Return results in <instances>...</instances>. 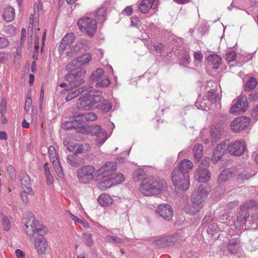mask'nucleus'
<instances>
[{"label":"nucleus","instance_id":"a211bd4d","mask_svg":"<svg viewBox=\"0 0 258 258\" xmlns=\"http://www.w3.org/2000/svg\"><path fill=\"white\" fill-rule=\"evenodd\" d=\"M195 177L198 182L205 183L209 180L210 173L207 168L199 167L195 174Z\"/></svg>","mask_w":258,"mask_h":258},{"label":"nucleus","instance_id":"c03bdc74","mask_svg":"<svg viewBox=\"0 0 258 258\" xmlns=\"http://www.w3.org/2000/svg\"><path fill=\"white\" fill-rule=\"evenodd\" d=\"M110 84V81L108 78L105 79L101 78L100 80L98 81L95 85L97 88H104L108 87Z\"/></svg>","mask_w":258,"mask_h":258},{"label":"nucleus","instance_id":"20e7f679","mask_svg":"<svg viewBox=\"0 0 258 258\" xmlns=\"http://www.w3.org/2000/svg\"><path fill=\"white\" fill-rule=\"evenodd\" d=\"M77 25L82 32L90 37H93L97 30L96 20L89 17H84L79 19Z\"/></svg>","mask_w":258,"mask_h":258},{"label":"nucleus","instance_id":"338daca9","mask_svg":"<svg viewBox=\"0 0 258 258\" xmlns=\"http://www.w3.org/2000/svg\"><path fill=\"white\" fill-rule=\"evenodd\" d=\"M32 103V99L30 96L27 95L25 104V110L29 111L31 104Z\"/></svg>","mask_w":258,"mask_h":258},{"label":"nucleus","instance_id":"49530a36","mask_svg":"<svg viewBox=\"0 0 258 258\" xmlns=\"http://www.w3.org/2000/svg\"><path fill=\"white\" fill-rule=\"evenodd\" d=\"M83 240L87 246L91 247L93 245V241L92 238V235L90 233H83Z\"/></svg>","mask_w":258,"mask_h":258},{"label":"nucleus","instance_id":"a878e982","mask_svg":"<svg viewBox=\"0 0 258 258\" xmlns=\"http://www.w3.org/2000/svg\"><path fill=\"white\" fill-rule=\"evenodd\" d=\"M67 159L68 163L73 167H79L82 164V158L78 157L76 154L69 155Z\"/></svg>","mask_w":258,"mask_h":258},{"label":"nucleus","instance_id":"ea45409f","mask_svg":"<svg viewBox=\"0 0 258 258\" xmlns=\"http://www.w3.org/2000/svg\"><path fill=\"white\" fill-rule=\"evenodd\" d=\"M207 231L209 234H211L213 236H215L217 234L219 235L218 233L219 229L216 224L213 223L208 226Z\"/></svg>","mask_w":258,"mask_h":258},{"label":"nucleus","instance_id":"aec40b11","mask_svg":"<svg viewBox=\"0 0 258 258\" xmlns=\"http://www.w3.org/2000/svg\"><path fill=\"white\" fill-rule=\"evenodd\" d=\"M77 116V120L79 121L80 125L82 128L85 125V121H94L97 119V115L95 113L89 112L79 114Z\"/></svg>","mask_w":258,"mask_h":258},{"label":"nucleus","instance_id":"0eeeda50","mask_svg":"<svg viewBox=\"0 0 258 258\" xmlns=\"http://www.w3.org/2000/svg\"><path fill=\"white\" fill-rule=\"evenodd\" d=\"M85 69H80L76 72L69 73L65 76V79L70 83L71 88H76L85 83Z\"/></svg>","mask_w":258,"mask_h":258},{"label":"nucleus","instance_id":"79ce46f5","mask_svg":"<svg viewBox=\"0 0 258 258\" xmlns=\"http://www.w3.org/2000/svg\"><path fill=\"white\" fill-rule=\"evenodd\" d=\"M251 177H252V175L245 171H243L238 174L236 177V180L238 182H242L248 180Z\"/></svg>","mask_w":258,"mask_h":258},{"label":"nucleus","instance_id":"58836bf2","mask_svg":"<svg viewBox=\"0 0 258 258\" xmlns=\"http://www.w3.org/2000/svg\"><path fill=\"white\" fill-rule=\"evenodd\" d=\"M167 246H170L175 244L178 240V235L177 234H174L165 236Z\"/></svg>","mask_w":258,"mask_h":258},{"label":"nucleus","instance_id":"b1692460","mask_svg":"<svg viewBox=\"0 0 258 258\" xmlns=\"http://www.w3.org/2000/svg\"><path fill=\"white\" fill-rule=\"evenodd\" d=\"M104 73V71L102 69L98 68L91 74L88 81L89 85H88L90 86V88L92 87L91 85L95 82H97L101 80Z\"/></svg>","mask_w":258,"mask_h":258},{"label":"nucleus","instance_id":"f3484780","mask_svg":"<svg viewBox=\"0 0 258 258\" xmlns=\"http://www.w3.org/2000/svg\"><path fill=\"white\" fill-rule=\"evenodd\" d=\"M34 246L39 254H42L45 252L47 247V243L43 235L38 236L35 238Z\"/></svg>","mask_w":258,"mask_h":258},{"label":"nucleus","instance_id":"bb28decb","mask_svg":"<svg viewBox=\"0 0 258 258\" xmlns=\"http://www.w3.org/2000/svg\"><path fill=\"white\" fill-rule=\"evenodd\" d=\"M15 10L11 6L7 7L4 12L3 18L7 22H12L15 18Z\"/></svg>","mask_w":258,"mask_h":258},{"label":"nucleus","instance_id":"cd10ccee","mask_svg":"<svg viewBox=\"0 0 258 258\" xmlns=\"http://www.w3.org/2000/svg\"><path fill=\"white\" fill-rule=\"evenodd\" d=\"M209 63L213 64V69H217L221 63V58L220 56L216 54H212L208 56L207 58Z\"/></svg>","mask_w":258,"mask_h":258},{"label":"nucleus","instance_id":"412c9836","mask_svg":"<svg viewBox=\"0 0 258 258\" xmlns=\"http://www.w3.org/2000/svg\"><path fill=\"white\" fill-rule=\"evenodd\" d=\"M74 120L72 121H65L62 124V127L64 130H71L74 128L78 132H82L83 130L80 125L79 121L77 120V116H74Z\"/></svg>","mask_w":258,"mask_h":258},{"label":"nucleus","instance_id":"f704fd0d","mask_svg":"<svg viewBox=\"0 0 258 258\" xmlns=\"http://www.w3.org/2000/svg\"><path fill=\"white\" fill-rule=\"evenodd\" d=\"M83 44L81 43H77L70 50V51H68L66 54L67 55L70 57H74L76 56L79 51L82 49Z\"/></svg>","mask_w":258,"mask_h":258},{"label":"nucleus","instance_id":"de8ad7c7","mask_svg":"<svg viewBox=\"0 0 258 258\" xmlns=\"http://www.w3.org/2000/svg\"><path fill=\"white\" fill-rule=\"evenodd\" d=\"M106 240L110 243H122L124 242V240L122 238H119L117 236H114L111 235L106 236Z\"/></svg>","mask_w":258,"mask_h":258},{"label":"nucleus","instance_id":"0e129e2a","mask_svg":"<svg viewBox=\"0 0 258 258\" xmlns=\"http://www.w3.org/2000/svg\"><path fill=\"white\" fill-rule=\"evenodd\" d=\"M92 132L96 136H98L99 134H101L103 132H106L100 125H96L94 126L92 129Z\"/></svg>","mask_w":258,"mask_h":258},{"label":"nucleus","instance_id":"4be33fe9","mask_svg":"<svg viewBox=\"0 0 258 258\" xmlns=\"http://www.w3.org/2000/svg\"><path fill=\"white\" fill-rule=\"evenodd\" d=\"M155 0H142L138 6V10L142 13L145 14L151 9L155 8L156 5H154Z\"/></svg>","mask_w":258,"mask_h":258},{"label":"nucleus","instance_id":"37998d69","mask_svg":"<svg viewBox=\"0 0 258 258\" xmlns=\"http://www.w3.org/2000/svg\"><path fill=\"white\" fill-rule=\"evenodd\" d=\"M48 153L50 159L52 161V163L57 160V154L55 148L53 146H50L48 148Z\"/></svg>","mask_w":258,"mask_h":258},{"label":"nucleus","instance_id":"2f4dec72","mask_svg":"<svg viewBox=\"0 0 258 258\" xmlns=\"http://www.w3.org/2000/svg\"><path fill=\"white\" fill-rule=\"evenodd\" d=\"M83 69L79 64L77 58L73 60L71 62L68 63L66 67L67 71L69 72V73H73L76 72L79 69Z\"/></svg>","mask_w":258,"mask_h":258},{"label":"nucleus","instance_id":"c9c22d12","mask_svg":"<svg viewBox=\"0 0 258 258\" xmlns=\"http://www.w3.org/2000/svg\"><path fill=\"white\" fill-rule=\"evenodd\" d=\"M203 146L200 144H197L194 147L193 152L194 157L198 161L200 160L203 156Z\"/></svg>","mask_w":258,"mask_h":258},{"label":"nucleus","instance_id":"bf43d9fd","mask_svg":"<svg viewBox=\"0 0 258 258\" xmlns=\"http://www.w3.org/2000/svg\"><path fill=\"white\" fill-rule=\"evenodd\" d=\"M236 56V53L234 51L228 52L226 54V60L228 62H230L235 60Z\"/></svg>","mask_w":258,"mask_h":258},{"label":"nucleus","instance_id":"864d4df0","mask_svg":"<svg viewBox=\"0 0 258 258\" xmlns=\"http://www.w3.org/2000/svg\"><path fill=\"white\" fill-rule=\"evenodd\" d=\"M54 166V168L56 173L57 174L58 176L62 178L64 177V174L62 171V169L58 160L54 162V164H53Z\"/></svg>","mask_w":258,"mask_h":258},{"label":"nucleus","instance_id":"2eb2a0df","mask_svg":"<svg viewBox=\"0 0 258 258\" xmlns=\"http://www.w3.org/2000/svg\"><path fill=\"white\" fill-rule=\"evenodd\" d=\"M227 141L226 140L224 141L219 144L216 148L214 149L213 152V157L212 160L213 163H216L219 161L223 154L226 149Z\"/></svg>","mask_w":258,"mask_h":258},{"label":"nucleus","instance_id":"39448f33","mask_svg":"<svg viewBox=\"0 0 258 258\" xmlns=\"http://www.w3.org/2000/svg\"><path fill=\"white\" fill-rule=\"evenodd\" d=\"M25 230L27 235L31 237L37 234L38 236L44 235L46 231L44 228L40 224L38 221L35 220L33 216L27 220L25 225Z\"/></svg>","mask_w":258,"mask_h":258},{"label":"nucleus","instance_id":"8fccbe9b","mask_svg":"<svg viewBox=\"0 0 258 258\" xmlns=\"http://www.w3.org/2000/svg\"><path fill=\"white\" fill-rule=\"evenodd\" d=\"M201 208V205L198 203H195V202H192L191 205L189 207L190 214H195L198 213Z\"/></svg>","mask_w":258,"mask_h":258},{"label":"nucleus","instance_id":"ddd939ff","mask_svg":"<svg viewBox=\"0 0 258 258\" xmlns=\"http://www.w3.org/2000/svg\"><path fill=\"white\" fill-rule=\"evenodd\" d=\"M247 99L245 96H241L238 98L236 102L233 103L230 109L231 113H242L246 111L247 108Z\"/></svg>","mask_w":258,"mask_h":258},{"label":"nucleus","instance_id":"393cba45","mask_svg":"<svg viewBox=\"0 0 258 258\" xmlns=\"http://www.w3.org/2000/svg\"><path fill=\"white\" fill-rule=\"evenodd\" d=\"M90 86H84L69 94L66 97V100L69 101L72 99L77 97L79 95L88 91L90 89Z\"/></svg>","mask_w":258,"mask_h":258},{"label":"nucleus","instance_id":"9d476101","mask_svg":"<svg viewBox=\"0 0 258 258\" xmlns=\"http://www.w3.org/2000/svg\"><path fill=\"white\" fill-rule=\"evenodd\" d=\"M249 119L244 116H238L231 122L230 128L234 133L245 130L249 124Z\"/></svg>","mask_w":258,"mask_h":258},{"label":"nucleus","instance_id":"423d86ee","mask_svg":"<svg viewBox=\"0 0 258 258\" xmlns=\"http://www.w3.org/2000/svg\"><path fill=\"white\" fill-rule=\"evenodd\" d=\"M95 168L91 165L84 166L79 168L76 175L78 181L83 184H87L92 182L95 177Z\"/></svg>","mask_w":258,"mask_h":258},{"label":"nucleus","instance_id":"3c124183","mask_svg":"<svg viewBox=\"0 0 258 258\" xmlns=\"http://www.w3.org/2000/svg\"><path fill=\"white\" fill-rule=\"evenodd\" d=\"M34 14H31L30 17L29 22L34 23V19H36L38 16V5L37 4L34 5Z\"/></svg>","mask_w":258,"mask_h":258},{"label":"nucleus","instance_id":"6ab92c4d","mask_svg":"<svg viewBox=\"0 0 258 258\" xmlns=\"http://www.w3.org/2000/svg\"><path fill=\"white\" fill-rule=\"evenodd\" d=\"M19 178L22 188L26 189L27 191L32 192L31 181L28 174L24 171L21 172L19 174Z\"/></svg>","mask_w":258,"mask_h":258},{"label":"nucleus","instance_id":"5701e85b","mask_svg":"<svg viewBox=\"0 0 258 258\" xmlns=\"http://www.w3.org/2000/svg\"><path fill=\"white\" fill-rule=\"evenodd\" d=\"M223 128L220 126H213L210 129L211 142L216 143L217 142L223 133Z\"/></svg>","mask_w":258,"mask_h":258},{"label":"nucleus","instance_id":"052dcab7","mask_svg":"<svg viewBox=\"0 0 258 258\" xmlns=\"http://www.w3.org/2000/svg\"><path fill=\"white\" fill-rule=\"evenodd\" d=\"M34 23H32L29 22V27L28 29V41H30V43L32 42V38L33 34V27H34Z\"/></svg>","mask_w":258,"mask_h":258},{"label":"nucleus","instance_id":"f03ea898","mask_svg":"<svg viewBox=\"0 0 258 258\" xmlns=\"http://www.w3.org/2000/svg\"><path fill=\"white\" fill-rule=\"evenodd\" d=\"M101 92L98 90H91L80 97L76 104L77 108L80 110H90L95 107V105L101 101Z\"/></svg>","mask_w":258,"mask_h":258},{"label":"nucleus","instance_id":"6e6552de","mask_svg":"<svg viewBox=\"0 0 258 258\" xmlns=\"http://www.w3.org/2000/svg\"><path fill=\"white\" fill-rule=\"evenodd\" d=\"M227 141L226 149L231 155L235 156H240L244 154L246 150V146L243 141H236L234 142L229 143Z\"/></svg>","mask_w":258,"mask_h":258},{"label":"nucleus","instance_id":"c756f323","mask_svg":"<svg viewBox=\"0 0 258 258\" xmlns=\"http://www.w3.org/2000/svg\"><path fill=\"white\" fill-rule=\"evenodd\" d=\"M98 203L103 207H107L112 204V198L107 194L101 195L98 198Z\"/></svg>","mask_w":258,"mask_h":258},{"label":"nucleus","instance_id":"a18cd8bd","mask_svg":"<svg viewBox=\"0 0 258 258\" xmlns=\"http://www.w3.org/2000/svg\"><path fill=\"white\" fill-rule=\"evenodd\" d=\"M208 99L213 103H216L219 100V95L214 90H211L207 94Z\"/></svg>","mask_w":258,"mask_h":258},{"label":"nucleus","instance_id":"4c0bfd02","mask_svg":"<svg viewBox=\"0 0 258 258\" xmlns=\"http://www.w3.org/2000/svg\"><path fill=\"white\" fill-rule=\"evenodd\" d=\"M145 172L142 169H138L136 170L133 174V179L135 181L145 179Z\"/></svg>","mask_w":258,"mask_h":258},{"label":"nucleus","instance_id":"dca6fc26","mask_svg":"<svg viewBox=\"0 0 258 258\" xmlns=\"http://www.w3.org/2000/svg\"><path fill=\"white\" fill-rule=\"evenodd\" d=\"M237 172V169L235 167L223 170L217 179V183L219 185L223 184L232 177Z\"/></svg>","mask_w":258,"mask_h":258},{"label":"nucleus","instance_id":"a19ab883","mask_svg":"<svg viewBox=\"0 0 258 258\" xmlns=\"http://www.w3.org/2000/svg\"><path fill=\"white\" fill-rule=\"evenodd\" d=\"M190 62V57L189 53L185 50L181 54V57L179 60V64L180 65H186L189 64Z\"/></svg>","mask_w":258,"mask_h":258},{"label":"nucleus","instance_id":"4d7b16f0","mask_svg":"<svg viewBox=\"0 0 258 258\" xmlns=\"http://www.w3.org/2000/svg\"><path fill=\"white\" fill-rule=\"evenodd\" d=\"M154 244L157 247L160 248L167 246L165 236L155 240Z\"/></svg>","mask_w":258,"mask_h":258},{"label":"nucleus","instance_id":"c85d7f7f","mask_svg":"<svg viewBox=\"0 0 258 258\" xmlns=\"http://www.w3.org/2000/svg\"><path fill=\"white\" fill-rule=\"evenodd\" d=\"M240 241L237 237L230 239L227 245L228 250L231 253H235L237 251V245Z\"/></svg>","mask_w":258,"mask_h":258},{"label":"nucleus","instance_id":"e433bc0d","mask_svg":"<svg viewBox=\"0 0 258 258\" xmlns=\"http://www.w3.org/2000/svg\"><path fill=\"white\" fill-rule=\"evenodd\" d=\"M91 59L92 56L91 54L89 53H85L82 56L77 58V60L81 67L86 64H88L91 61Z\"/></svg>","mask_w":258,"mask_h":258},{"label":"nucleus","instance_id":"13d9d810","mask_svg":"<svg viewBox=\"0 0 258 258\" xmlns=\"http://www.w3.org/2000/svg\"><path fill=\"white\" fill-rule=\"evenodd\" d=\"M24 190L21 193V197L23 201L27 203L28 201V195L32 196L34 194L33 189H32V192L27 191L26 189H23Z\"/></svg>","mask_w":258,"mask_h":258},{"label":"nucleus","instance_id":"6e6d98bb","mask_svg":"<svg viewBox=\"0 0 258 258\" xmlns=\"http://www.w3.org/2000/svg\"><path fill=\"white\" fill-rule=\"evenodd\" d=\"M257 84V82L255 78L251 77L249 78L246 83V87L249 90L254 89Z\"/></svg>","mask_w":258,"mask_h":258},{"label":"nucleus","instance_id":"e2e57ef3","mask_svg":"<svg viewBox=\"0 0 258 258\" xmlns=\"http://www.w3.org/2000/svg\"><path fill=\"white\" fill-rule=\"evenodd\" d=\"M250 246L251 250L258 249V237L250 240Z\"/></svg>","mask_w":258,"mask_h":258},{"label":"nucleus","instance_id":"5fc2aeb1","mask_svg":"<svg viewBox=\"0 0 258 258\" xmlns=\"http://www.w3.org/2000/svg\"><path fill=\"white\" fill-rule=\"evenodd\" d=\"M2 221L4 229L7 231H9L11 229V223L9 218L7 216L3 215Z\"/></svg>","mask_w":258,"mask_h":258},{"label":"nucleus","instance_id":"9b49d317","mask_svg":"<svg viewBox=\"0 0 258 258\" xmlns=\"http://www.w3.org/2000/svg\"><path fill=\"white\" fill-rule=\"evenodd\" d=\"M116 170V164L113 162H107L96 172L97 177L102 178L112 176Z\"/></svg>","mask_w":258,"mask_h":258},{"label":"nucleus","instance_id":"7c9ffc66","mask_svg":"<svg viewBox=\"0 0 258 258\" xmlns=\"http://www.w3.org/2000/svg\"><path fill=\"white\" fill-rule=\"evenodd\" d=\"M97 108L104 112H108L112 108V105L108 101L102 97L101 101L97 103Z\"/></svg>","mask_w":258,"mask_h":258},{"label":"nucleus","instance_id":"f257e3e1","mask_svg":"<svg viewBox=\"0 0 258 258\" xmlns=\"http://www.w3.org/2000/svg\"><path fill=\"white\" fill-rule=\"evenodd\" d=\"M193 168L192 162L183 159L178 163L171 173V179L174 186L181 190H187L190 185L189 172Z\"/></svg>","mask_w":258,"mask_h":258},{"label":"nucleus","instance_id":"f8f14e48","mask_svg":"<svg viewBox=\"0 0 258 258\" xmlns=\"http://www.w3.org/2000/svg\"><path fill=\"white\" fill-rule=\"evenodd\" d=\"M156 212L165 221H169L172 219L173 211L172 207L169 204H161L157 208Z\"/></svg>","mask_w":258,"mask_h":258},{"label":"nucleus","instance_id":"09e8293b","mask_svg":"<svg viewBox=\"0 0 258 258\" xmlns=\"http://www.w3.org/2000/svg\"><path fill=\"white\" fill-rule=\"evenodd\" d=\"M75 39V36L73 33H69L67 34L61 40L69 45L73 43Z\"/></svg>","mask_w":258,"mask_h":258},{"label":"nucleus","instance_id":"4468645a","mask_svg":"<svg viewBox=\"0 0 258 258\" xmlns=\"http://www.w3.org/2000/svg\"><path fill=\"white\" fill-rule=\"evenodd\" d=\"M208 191L205 188L203 185H201L194 194L191 196V201L195 202V203L201 204L205 201L207 195Z\"/></svg>","mask_w":258,"mask_h":258},{"label":"nucleus","instance_id":"7ed1b4c3","mask_svg":"<svg viewBox=\"0 0 258 258\" xmlns=\"http://www.w3.org/2000/svg\"><path fill=\"white\" fill-rule=\"evenodd\" d=\"M164 184V180L150 177L143 181L140 190L143 195L151 196L160 193L163 189Z\"/></svg>","mask_w":258,"mask_h":258},{"label":"nucleus","instance_id":"680f3d73","mask_svg":"<svg viewBox=\"0 0 258 258\" xmlns=\"http://www.w3.org/2000/svg\"><path fill=\"white\" fill-rule=\"evenodd\" d=\"M10 44L8 39L5 37H0V49L6 47Z\"/></svg>","mask_w":258,"mask_h":258},{"label":"nucleus","instance_id":"774afa93","mask_svg":"<svg viewBox=\"0 0 258 258\" xmlns=\"http://www.w3.org/2000/svg\"><path fill=\"white\" fill-rule=\"evenodd\" d=\"M7 171L10 174V176L12 179L16 178L15 170L12 166H9L7 168Z\"/></svg>","mask_w":258,"mask_h":258},{"label":"nucleus","instance_id":"603ef678","mask_svg":"<svg viewBox=\"0 0 258 258\" xmlns=\"http://www.w3.org/2000/svg\"><path fill=\"white\" fill-rule=\"evenodd\" d=\"M106 139V132H103V133L99 134L98 136H97L95 141L97 144H98V145H101L104 143Z\"/></svg>","mask_w":258,"mask_h":258},{"label":"nucleus","instance_id":"69168bd1","mask_svg":"<svg viewBox=\"0 0 258 258\" xmlns=\"http://www.w3.org/2000/svg\"><path fill=\"white\" fill-rule=\"evenodd\" d=\"M210 161V159L209 158H207L203 160H202L201 164L199 165V167H202V168H207L208 169V168L209 166V163Z\"/></svg>","mask_w":258,"mask_h":258},{"label":"nucleus","instance_id":"72a5a7b5","mask_svg":"<svg viewBox=\"0 0 258 258\" xmlns=\"http://www.w3.org/2000/svg\"><path fill=\"white\" fill-rule=\"evenodd\" d=\"M106 10L104 8L98 9L94 13L93 16L100 22H103L105 19Z\"/></svg>","mask_w":258,"mask_h":258},{"label":"nucleus","instance_id":"1a4fd4ad","mask_svg":"<svg viewBox=\"0 0 258 258\" xmlns=\"http://www.w3.org/2000/svg\"><path fill=\"white\" fill-rule=\"evenodd\" d=\"M255 205L254 201H248L240 206L239 211L237 214V222L235 223L236 225L238 222L245 223L249 218V214L248 209L252 208Z\"/></svg>","mask_w":258,"mask_h":258},{"label":"nucleus","instance_id":"473e14b6","mask_svg":"<svg viewBox=\"0 0 258 258\" xmlns=\"http://www.w3.org/2000/svg\"><path fill=\"white\" fill-rule=\"evenodd\" d=\"M124 180V179L123 174L118 173L115 175V177H113L111 180H110V178H107L104 180L103 183H105L106 182H107L108 184L111 181V183L108 185V186H110L112 184L120 183L121 182H122Z\"/></svg>","mask_w":258,"mask_h":258}]
</instances>
